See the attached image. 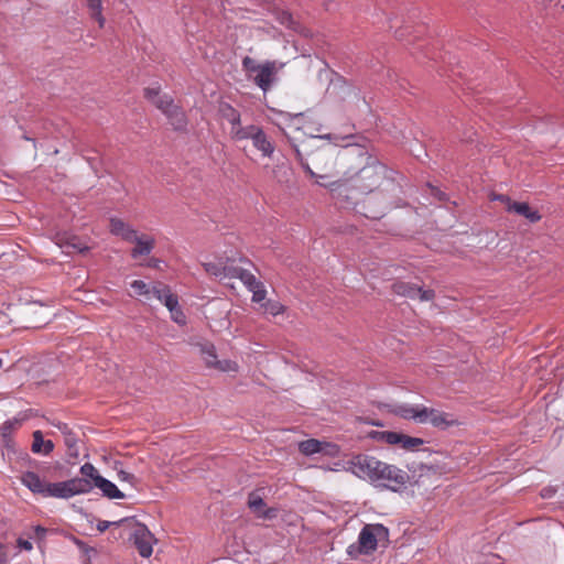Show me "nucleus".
<instances>
[{
	"mask_svg": "<svg viewBox=\"0 0 564 564\" xmlns=\"http://www.w3.org/2000/svg\"><path fill=\"white\" fill-rule=\"evenodd\" d=\"M36 532L44 534L46 532V530L42 527H37Z\"/></svg>",
	"mask_w": 564,
	"mask_h": 564,
	"instance_id": "13d9d810",
	"label": "nucleus"
},
{
	"mask_svg": "<svg viewBox=\"0 0 564 564\" xmlns=\"http://www.w3.org/2000/svg\"><path fill=\"white\" fill-rule=\"evenodd\" d=\"M65 248L72 249L74 251H77L79 253L86 252L88 250V247L85 246L78 238L72 237L68 238L65 242Z\"/></svg>",
	"mask_w": 564,
	"mask_h": 564,
	"instance_id": "72a5a7b5",
	"label": "nucleus"
},
{
	"mask_svg": "<svg viewBox=\"0 0 564 564\" xmlns=\"http://www.w3.org/2000/svg\"><path fill=\"white\" fill-rule=\"evenodd\" d=\"M552 495H553V490H552V489H549V488H544V489L542 490V494H541V496H542L543 498H550V497H552Z\"/></svg>",
	"mask_w": 564,
	"mask_h": 564,
	"instance_id": "864d4df0",
	"label": "nucleus"
},
{
	"mask_svg": "<svg viewBox=\"0 0 564 564\" xmlns=\"http://www.w3.org/2000/svg\"><path fill=\"white\" fill-rule=\"evenodd\" d=\"M333 1H334V0H322V4H323L326 9H328V8H329V6L333 3Z\"/></svg>",
	"mask_w": 564,
	"mask_h": 564,
	"instance_id": "6e6d98bb",
	"label": "nucleus"
},
{
	"mask_svg": "<svg viewBox=\"0 0 564 564\" xmlns=\"http://www.w3.org/2000/svg\"><path fill=\"white\" fill-rule=\"evenodd\" d=\"M57 427L62 432V434L64 435V438L67 437V434H74L66 423H61V424L57 425Z\"/></svg>",
	"mask_w": 564,
	"mask_h": 564,
	"instance_id": "09e8293b",
	"label": "nucleus"
},
{
	"mask_svg": "<svg viewBox=\"0 0 564 564\" xmlns=\"http://www.w3.org/2000/svg\"><path fill=\"white\" fill-rule=\"evenodd\" d=\"M394 414L404 419V420H414L419 423H424L425 410L423 405H398L394 410Z\"/></svg>",
	"mask_w": 564,
	"mask_h": 564,
	"instance_id": "dca6fc26",
	"label": "nucleus"
},
{
	"mask_svg": "<svg viewBox=\"0 0 564 564\" xmlns=\"http://www.w3.org/2000/svg\"><path fill=\"white\" fill-rule=\"evenodd\" d=\"M291 21H292L291 14L288 13V12H283L282 13V18H281V23L282 24H289V23H291Z\"/></svg>",
	"mask_w": 564,
	"mask_h": 564,
	"instance_id": "8fccbe9b",
	"label": "nucleus"
},
{
	"mask_svg": "<svg viewBox=\"0 0 564 564\" xmlns=\"http://www.w3.org/2000/svg\"><path fill=\"white\" fill-rule=\"evenodd\" d=\"M31 449L35 454L48 455L54 449V443L51 440L45 441L41 431H35Z\"/></svg>",
	"mask_w": 564,
	"mask_h": 564,
	"instance_id": "412c9836",
	"label": "nucleus"
},
{
	"mask_svg": "<svg viewBox=\"0 0 564 564\" xmlns=\"http://www.w3.org/2000/svg\"><path fill=\"white\" fill-rule=\"evenodd\" d=\"M388 431H371L368 436L375 441L383 442Z\"/></svg>",
	"mask_w": 564,
	"mask_h": 564,
	"instance_id": "49530a36",
	"label": "nucleus"
},
{
	"mask_svg": "<svg viewBox=\"0 0 564 564\" xmlns=\"http://www.w3.org/2000/svg\"><path fill=\"white\" fill-rule=\"evenodd\" d=\"M423 409L425 410L424 423L430 422L434 427L445 430L457 423L456 420H454L453 416L446 412L436 409H430L424 405Z\"/></svg>",
	"mask_w": 564,
	"mask_h": 564,
	"instance_id": "f8f14e48",
	"label": "nucleus"
},
{
	"mask_svg": "<svg viewBox=\"0 0 564 564\" xmlns=\"http://www.w3.org/2000/svg\"><path fill=\"white\" fill-rule=\"evenodd\" d=\"M3 360L0 358V368L2 367Z\"/></svg>",
	"mask_w": 564,
	"mask_h": 564,
	"instance_id": "bf43d9fd",
	"label": "nucleus"
},
{
	"mask_svg": "<svg viewBox=\"0 0 564 564\" xmlns=\"http://www.w3.org/2000/svg\"><path fill=\"white\" fill-rule=\"evenodd\" d=\"M392 290L398 295L412 300H420L421 302H429L435 297V292L432 289L424 290L414 283L404 281H398L393 283Z\"/></svg>",
	"mask_w": 564,
	"mask_h": 564,
	"instance_id": "6e6552de",
	"label": "nucleus"
},
{
	"mask_svg": "<svg viewBox=\"0 0 564 564\" xmlns=\"http://www.w3.org/2000/svg\"><path fill=\"white\" fill-rule=\"evenodd\" d=\"M21 482L28 487L33 494L44 497L47 482L42 480L34 471H25L21 476Z\"/></svg>",
	"mask_w": 564,
	"mask_h": 564,
	"instance_id": "a211bd4d",
	"label": "nucleus"
},
{
	"mask_svg": "<svg viewBox=\"0 0 564 564\" xmlns=\"http://www.w3.org/2000/svg\"><path fill=\"white\" fill-rule=\"evenodd\" d=\"M259 128L260 127L254 124L242 127L240 121L237 126L230 127V137L235 141H242L247 139L252 140Z\"/></svg>",
	"mask_w": 564,
	"mask_h": 564,
	"instance_id": "4be33fe9",
	"label": "nucleus"
},
{
	"mask_svg": "<svg viewBox=\"0 0 564 564\" xmlns=\"http://www.w3.org/2000/svg\"><path fill=\"white\" fill-rule=\"evenodd\" d=\"M299 449L302 454L311 456L314 454L323 453L327 455H336L339 451L338 446L328 442H322L315 438L302 441L299 444Z\"/></svg>",
	"mask_w": 564,
	"mask_h": 564,
	"instance_id": "9b49d317",
	"label": "nucleus"
},
{
	"mask_svg": "<svg viewBox=\"0 0 564 564\" xmlns=\"http://www.w3.org/2000/svg\"><path fill=\"white\" fill-rule=\"evenodd\" d=\"M131 288L139 295H148V294L152 293V289H150L149 285L145 282H143L142 280H134L131 283Z\"/></svg>",
	"mask_w": 564,
	"mask_h": 564,
	"instance_id": "e433bc0d",
	"label": "nucleus"
},
{
	"mask_svg": "<svg viewBox=\"0 0 564 564\" xmlns=\"http://www.w3.org/2000/svg\"><path fill=\"white\" fill-rule=\"evenodd\" d=\"M264 310L273 316L282 314L284 306L278 301H268L263 304Z\"/></svg>",
	"mask_w": 564,
	"mask_h": 564,
	"instance_id": "c9c22d12",
	"label": "nucleus"
},
{
	"mask_svg": "<svg viewBox=\"0 0 564 564\" xmlns=\"http://www.w3.org/2000/svg\"><path fill=\"white\" fill-rule=\"evenodd\" d=\"M135 247L131 250V257L137 259L141 256H148L152 252L155 246V239L153 237L137 234V239H133Z\"/></svg>",
	"mask_w": 564,
	"mask_h": 564,
	"instance_id": "4468645a",
	"label": "nucleus"
},
{
	"mask_svg": "<svg viewBox=\"0 0 564 564\" xmlns=\"http://www.w3.org/2000/svg\"><path fill=\"white\" fill-rule=\"evenodd\" d=\"M345 203V207L352 208L356 213L369 219L382 218L387 210L400 206L399 194L387 193L383 189L371 194L337 196Z\"/></svg>",
	"mask_w": 564,
	"mask_h": 564,
	"instance_id": "20e7f679",
	"label": "nucleus"
},
{
	"mask_svg": "<svg viewBox=\"0 0 564 564\" xmlns=\"http://www.w3.org/2000/svg\"><path fill=\"white\" fill-rule=\"evenodd\" d=\"M495 199H499L502 203H506L507 206L509 205V202H511V199L508 196H505V195H498V196L495 197Z\"/></svg>",
	"mask_w": 564,
	"mask_h": 564,
	"instance_id": "5fc2aeb1",
	"label": "nucleus"
},
{
	"mask_svg": "<svg viewBox=\"0 0 564 564\" xmlns=\"http://www.w3.org/2000/svg\"><path fill=\"white\" fill-rule=\"evenodd\" d=\"M88 492L89 486L86 480L72 478L59 482H47L44 497L68 499Z\"/></svg>",
	"mask_w": 564,
	"mask_h": 564,
	"instance_id": "0eeeda50",
	"label": "nucleus"
},
{
	"mask_svg": "<svg viewBox=\"0 0 564 564\" xmlns=\"http://www.w3.org/2000/svg\"><path fill=\"white\" fill-rule=\"evenodd\" d=\"M429 188L431 189V195L437 198L441 202L447 200V195L442 192L440 188L432 186L431 184H427Z\"/></svg>",
	"mask_w": 564,
	"mask_h": 564,
	"instance_id": "c03bdc74",
	"label": "nucleus"
},
{
	"mask_svg": "<svg viewBox=\"0 0 564 564\" xmlns=\"http://www.w3.org/2000/svg\"><path fill=\"white\" fill-rule=\"evenodd\" d=\"M18 545H19V547H21L22 550H25V551H31L33 549L32 543L30 541L23 540V539L18 540Z\"/></svg>",
	"mask_w": 564,
	"mask_h": 564,
	"instance_id": "de8ad7c7",
	"label": "nucleus"
},
{
	"mask_svg": "<svg viewBox=\"0 0 564 564\" xmlns=\"http://www.w3.org/2000/svg\"><path fill=\"white\" fill-rule=\"evenodd\" d=\"M128 521H130V519H129V518H123V519H121V520H119V521H113V522H110V521H99V522L97 523V530H98L99 532H105V531H106L108 528H110L111 525H117V527H119L121 523H123V522H128Z\"/></svg>",
	"mask_w": 564,
	"mask_h": 564,
	"instance_id": "ea45409f",
	"label": "nucleus"
},
{
	"mask_svg": "<svg viewBox=\"0 0 564 564\" xmlns=\"http://www.w3.org/2000/svg\"><path fill=\"white\" fill-rule=\"evenodd\" d=\"M77 441L78 440L75 434H67V437L64 438V443L68 448L69 456L78 457Z\"/></svg>",
	"mask_w": 564,
	"mask_h": 564,
	"instance_id": "f704fd0d",
	"label": "nucleus"
},
{
	"mask_svg": "<svg viewBox=\"0 0 564 564\" xmlns=\"http://www.w3.org/2000/svg\"><path fill=\"white\" fill-rule=\"evenodd\" d=\"M352 138V133L344 135L327 133L311 137L300 144L292 143V148L299 163L311 178H314L316 182L330 183L328 180L334 176L335 149L329 145L316 147L314 142L317 140H329L333 141L335 145H338L339 142L348 141Z\"/></svg>",
	"mask_w": 564,
	"mask_h": 564,
	"instance_id": "f03ea898",
	"label": "nucleus"
},
{
	"mask_svg": "<svg viewBox=\"0 0 564 564\" xmlns=\"http://www.w3.org/2000/svg\"><path fill=\"white\" fill-rule=\"evenodd\" d=\"M241 66L248 78L265 94L278 82V73L285 66V63L268 59L259 64L252 57L245 56Z\"/></svg>",
	"mask_w": 564,
	"mask_h": 564,
	"instance_id": "423d86ee",
	"label": "nucleus"
},
{
	"mask_svg": "<svg viewBox=\"0 0 564 564\" xmlns=\"http://www.w3.org/2000/svg\"><path fill=\"white\" fill-rule=\"evenodd\" d=\"M95 487L98 488L102 496L108 499H123L126 497L112 481L104 477L97 478V482L94 484V488Z\"/></svg>",
	"mask_w": 564,
	"mask_h": 564,
	"instance_id": "aec40b11",
	"label": "nucleus"
},
{
	"mask_svg": "<svg viewBox=\"0 0 564 564\" xmlns=\"http://www.w3.org/2000/svg\"><path fill=\"white\" fill-rule=\"evenodd\" d=\"M0 564H9V545L0 542Z\"/></svg>",
	"mask_w": 564,
	"mask_h": 564,
	"instance_id": "37998d69",
	"label": "nucleus"
},
{
	"mask_svg": "<svg viewBox=\"0 0 564 564\" xmlns=\"http://www.w3.org/2000/svg\"><path fill=\"white\" fill-rule=\"evenodd\" d=\"M131 539L140 556L148 558L152 555L155 538L144 524H137Z\"/></svg>",
	"mask_w": 564,
	"mask_h": 564,
	"instance_id": "1a4fd4ad",
	"label": "nucleus"
},
{
	"mask_svg": "<svg viewBox=\"0 0 564 564\" xmlns=\"http://www.w3.org/2000/svg\"><path fill=\"white\" fill-rule=\"evenodd\" d=\"M148 267L150 268H154V269H158L160 267V260L159 259H155V258H152L149 262H148Z\"/></svg>",
	"mask_w": 564,
	"mask_h": 564,
	"instance_id": "3c124183",
	"label": "nucleus"
},
{
	"mask_svg": "<svg viewBox=\"0 0 564 564\" xmlns=\"http://www.w3.org/2000/svg\"><path fill=\"white\" fill-rule=\"evenodd\" d=\"M379 544L384 547L389 544V529L381 523L365 524L359 532L357 542L347 547V554L351 558L370 555Z\"/></svg>",
	"mask_w": 564,
	"mask_h": 564,
	"instance_id": "39448f33",
	"label": "nucleus"
},
{
	"mask_svg": "<svg viewBox=\"0 0 564 564\" xmlns=\"http://www.w3.org/2000/svg\"><path fill=\"white\" fill-rule=\"evenodd\" d=\"M110 232L121 237L123 240L131 242L137 239V230L119 218L110 219Z\"/></svg>",
	"mask_w": 564,
	"mask_h": 564,
	"instance_id": "2eb2a0df",
	"label": "nucleus"
},
{
	"mask_svg": "<svg viewBox=\"0 0 564 564\" xmlns=\"http://www.w3.org/2000/svg\"><path fill=\"white\" fill-rule=\"evenodd\" d=\"M87 8L91 19L98 22L99 28H104L106 19L102 15V1L101 0H86Z\"/></svg>",
	"mask_w": 564,
	"mask_h": 564,
	"instance_id": "393cba45",
	"label": "nucleus"
},
{
	"mask_svg": "<svg viewBox=\"0 0 564 564\" xmlns=\"http://www.w3.org/2000/svg\"><path fill=\"white\" fill-rule=\"evenodd\" d=\"M248 507L258 517L262 519H272L276 516V510L265 508L267 505L262 497L257 492H250L248 496Z\"/></svg>",
	"mask_w": 564,
	"mask_h": 564,
	"instance_id": "ddd939ff",
	"label": "nucleus"
},
{
	"mask_svg": "<svg viewBox=\"0 0 564 564\" xmlns=\"http://www.w3.org/2000/svg\"><path fill=\"white\" fill-rule=\"evenodd\" d=\"M223 280L239 279L243 285L253 283V273L250 270L235 264V259L225 258L223 268Z\"/></svg>",
	"mask_w": 564,
	"mask_h": 564,
	"instance_id": "9d476101",
	"label": "nucleus"
},
{
	"mask_svg": "<svg viewBox=\"0 0 564 564\" xmlns=\"http://www.w3.org/2000/svg\"><path fill=\"white\" fill-rule=\"evenodd\" d=\"M350 154L357 156L358 164L348 178L332 181V183L317 181V184L330 188L336 196L371 194L379 189L393 194L401 193L400 185L392 177L393 171L381 163L377 156L370 154L364 147L351 148Z\"/></svg>",
	"mask_w": 564,
	"mask_h": 564,
	"instance_id": "f257e3e1",
	"label": "nucleus"
},
{
	"mask_svg": "<svg viewBox=\"0 0 564 564\" xmlns=\"http://www.w3.org/2000/svg\"><path fill=\"white\" fill-rule=\"evenodd\" d=\"M199 348H200V355L205 361V365L208 368H213L215 366L216 361L218 360L215 346L213 344H203L199 346Z\"/></svg>",
	"mask_w": 564,
	"mask_h": 564,
	"instance_id": "bb28decb",
	"label": "nucleus"
},
{
	"mask_svg": "<svg viewBox=\"0 0 564 564\" xmlns=\"http://www.w3.org/2000/svg\"><path fill=\"white\" fill-rule=\"evenodd\" d=\"M117 476L120 481L129 482L131 486L135 487L138 484V478L123 469L117 470Z\"/></svg>",
	"mask_w": 564,
	"mask_h": 564,
	"instance_id": "4c0bfd02",
	"label": "nucleus"
},
{
	"mask_svg": "<svg viewBox=\"0 0 564 564\" xmlns=\"http://www.w3.org/2000/svg\"><path fill=\"white\" fill-rule=\"evenodd\" d=\"M402 448L413 451L424 444L420 437H412L401 433V442L399 443Z\"/></svg>",
	"mask_w": 564,
	"mask_h": 564,
	"instance_id": "7c9ffc66",
	"label": "nucleus"
},
{
	"mask_svg": "<svg viewBox=\"0 0 564 564\" xmlns=\"http://www.w3.org/2000/svg\"><path fill=\"white\" fill-rule=\"evenodd\" d=\"M350 469L357 477L395 492L404 488L410 480L405 470L366 454L355 456L350 460Z\"/></svg>",
	"mask_w": 564,
	"mask_h": 564,
	"instance_id": "7ed1b4c3",
	"label": "nucleus"
},
{
	"mask_svg": "<svg viewBox=\"0 0 564 564\" xmlns=\"http://www.w3.org/2000/svg\"><path fill=\"white\" fill-rule=\"evenodd\" d=\"M507 210L523 216L530 223H536L541 219L538 210L532 209L528 203L524 202H509Z\"/></svg>",
	"mask_w": 564,
	"mask_h": 564,
	"instance_id": "f3484780",
	"label": "nucleus"
},
{
	"mask_svg": "<svg viewBox=\"0 0 564 564\" xmlns=\"http://www.w3.org/2000/svg\"><path fill=\"white\" fill-rule=\"evenodd\" d=\"M239 261L242 262V263L252 265V263L247 258H240Z\"/></svg>",
	"mask_w": 564,
	"mask_h": 564,
	"instance_id": "4d7b16f0",
	"label": "nucleus"
},
{
	"mask_svg": "<svg viewBox=\"0 0 564 564\" xmlns=\"http://www.w3.org/2000/svg\"><path fill=\"white\" fill-rule=\"evenodd\" d=\"M160 90L159 88L148 87L144 88V97L150 100L152 104H154V100H156L160 97Z\"/></svg>",
	"mask_w": 564,
	"mask_h": 564,
	"instance_id": "79ce46f5",
	"label": "nucleus"
},
{
	"mask_svg": "<svg viewBox=\"0 0 564 564\" xmlns=\"http://www.w3.org/2000/svg\"><path fill=\"white\" fill-rule=\"evenodd\" d=\"M170 123L177 131H183L187 127V118L185 112L177 105L166 115Z\"/></svg>",
	"mask_w": 564,
	"mask_h": 564,
	"instance_id": "5701e85b",
	"label": "nucleus"
},
{
	"mask_svg": "<svg viewBox=\"0 0 564 564\" xmlns=\"http://www.w3.org/2000/svg\"><path fill=\"white\" fill-rule=\"evenodd\" d=\"M202 265L209 275H213L217 278L219 281H223V258L218 262H203Z\"/></svg>",
	"mask_w": 564,
	"mask_h": 564,
	"instance_id": "c85d7f7f",
	"label": "nucleus"
},
{
	"mask_svg": "<svg viewBox=\"0 0 564 564\" xmlns=\"http://www.w3.org/2000/svg\"><path fill=\"white\" fill-rule=\"evenodd\" d=\"M80 474H82V477H75L74 479L86 480V482H88V486H89V492L94 489V484L97 482V478L102 477L99 474V471L97 470V468L90 463H85L80 467Z\"/></svg>",
	"mask_w": 564,
	"mask_h": 564,
	"instance_id": "b1692460",
	"label": "nucleus"
},
{
	"mask_svg": "<svg viewBox=\"0 0 564 564\" xmlns=\"http://www.w3.org/2000/svg\"><path fill=\"white\" fill-rule=\"evenodd\" d=\"M152 294L162 303L166 301V296L172 295L171 289L162 283L152 286Z\"/></svg>",
	"mask_w": 564,
	"mask_h": 564,
	"instance_id": "2f4dec72",
	"label": "nucleus"
},
{
	"mask_svg": "<svg viewBox=\"0 0 564 564\" xmlns=\"http://www.w3.org/2000/svg\"><path fill=\"white\" fill-rule=\"evenodd\" d=\"M163 304L169 311H173L178 305V299L175 294L169 295Z\"/></svg>",
	"mask_w": 564,
	"mask_h": 564,
	"instance_id": "a18cd8bd",
	"label": "nucleus"
},
{
	"mask_svg": "<svg viewBox=\"0 0 564 564\" xmlns=\"http://www.w3.org/2000/svg\"><path fill=\"white\" fill-rule=\"evenodd\" d=\"M251 141L253 147L259 150L263 156H272L274 152V145L261 128H259V130L254 133Z\"/></svg>",
	"mask_w": 564,
	"mask_h": 564,
	"instance_id": "6ab92c4d",
	"label": "nucleus"
},
{
	"mask_svg": "<svg viewBox=\"0 0 564 564\" xmlns=\"http://www.w3.org/2000/svg\"><path fill=\"white\" fill-rule=\"evenodd\" d=\"M153 105L165 116L176 106L173 98L167 95L160 96Z\"/></svg>",
	"mask_w": 564,
	"mask_h": 564,
	"instance_id": "c756f323",
	"label": "nucleus"
},
{
	"mask_svg": "<svg viewBox=\"0 0 564 564\" xmlns=\"http://www.w3.org/2000/svg\"><path fill=\"white\" fill-rule=\"evenodd\" d=\"M213 368L217 369L221 372H231V371L238 370V365H237V362H235L232 360L224 359V360H217Z\"/></svg>",
	"mask_w": 564,
	"mask_h": 564,
	"instance_id": "473e14b6",
	"label": "nucleus"
},
{
	"mask_svg": "<svg viewBox=\"0 0 564 564\" xmlns=\"http://www.w3.org/2000/svg\"><path fill=\"white\" fill-rule=\"evenodd\" d=\"M252 293V302L260 303L267 296V290L261 281L253 275V283L245 285Z\"/></svg>",
	"mask_w": 564,
	"mask_h": 564,
	"instance_id": "a878e982",
	"label": "nucleus"
},
{
	"mask_svg": "<svg viewBox=\"0 0 564 564\" xmlns=\"http://www.w3.org/2000/svg\"><path fill=\"white\" fill-rule=\"evenodd\" d=\"M383 442L389 445H397L401 442V433L388 431Z\"/></svg>",
	"mask_w": 564,
	"mask_h": 564,
	"instance_id": "a19ab883",
	"label": "nucleus"
},
{
	"mask_svg": "<svg viewBox=\"0 0 564 564\" xmlns=\"http://www.w3.org/2000/svg\"><path fill=\"white\" fill-rule=\"evenodd\" d=\"M12 429V422L11 421H6L2 426H1V430L3 431V434H6L7 431L11 430Z\"/></svg>",
	"mask_w": 564,
	"mask_h": 564,
	"instance_id": "603ef678",
	"label": "nucleus"
},
{
	"mask_svg": "<svg viewBox=\"0 0 564 564\" xmlns=\"http://www.w3.org/2000/svg\"><path fill=\"white\" fill-rule=\"evenodd\" d=\"M170 313H171V318H172L175 323H177V324H180V325H183V324H185V323H186V316H185V314L183 313V311H182V308H181L180 304H178L175 308H173V311H170Z\"/></svg>",
	"mask_w": 564,
	"mask_h": 564,
	"instance_id": "58836bf2",
	"label": "nucleus"
},
{
	"mask_svg": "<svg viewBox=\"0 0 564 564\" xmlns=\"http://www.w3.org/2000/svg\"><path fill=\"white\" fill-rule=\"evenodd\" d=\"M220 112L224 119H226L231 127L237 126L240 122V113L231 105L225 104L220 107Z\"/></svg>",
	"mask_w": 564,
	"mask_h": 564,
	"instance_id": "cd10ccee",
	"label": "nucleus"
}]
</instances>
